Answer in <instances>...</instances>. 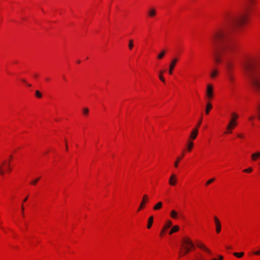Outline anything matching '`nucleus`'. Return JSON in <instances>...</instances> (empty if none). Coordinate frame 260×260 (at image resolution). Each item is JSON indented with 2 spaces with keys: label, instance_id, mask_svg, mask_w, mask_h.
Wrapping results in <instances>:
<instances>
[{
  "label": "nucleus",
  "instance_id": "nucleus-9",
  "mask_svg": "<svg viewBox=\"0 0 260 260\" xmlns=\"http://www.w3.org/2000/svg\"><path fill=\"white\" fill-rule=\"evenodd\" d=\"M213 220L216 234L218 235L221 233V222L219 218L216 215L214 216Z\"/></svg>",
  "mask_w": 260,
  "mask_h": 260
},
{
  "label": "nucleus",
  "instance_id": "nucleus-19",
  "mask_svg": "<svg viewBox=\"0 0 260 260\" xmlns=\"http://www.w3.org/2000/svg\"><path fill=\"white\" fill-rule=\"evenodd\" d=\"M166 70H160L158 72V78L164 83H166V79L164 77V74L166 73Z\"/></svg>",
  "mask_w": 260,
  "mask_h": 260
},
{
  "label": "nucleus",
  "instance_id": "nucleus-49",
  "mask_svg": "<svg viewBox=\"0 0 260 260\" xmlns=\"http://www.w3.org/2000/svg\"><path fill=\"white\" fill-rule=\"evenodd\" d=\"M49 80H50V79H49V78H46V79H45V80H46V81H49Z\"/></svg>",
  "mask_w": 260,
  "mask_h": 260
},
{
  "label": "nucleus",
  "instance_id": "nucleus-12",
  "mask_svg": "<svg viewBox=\"0 0 260 260\" xmlns=\"http://www.w3.org/2000/svg\"><path fill=\"white\" fill-rule=\"evenodd\" d=\"M146 14L149 18H155L157 15L156 9L154 7H149L147 10Z\"/></svg>",
  "mask_w": 260,
  "mask_h": 260
},
{
  "label": "nucleus",
  "instance_id": "nucleus-16",
  "mask_svg": "<svg viewBox=\"0 0 260 260\" xmlns=\"http://www.w3.org/2000/svg\"><path fill=\"white\" fill-rule=\"evenodd\" d=\"M185 150H183L180 155L178 156L174 162V167L177 169L179 167V163L185 156Z\"/></svg>",
  "mask_w": 260,
  "mask_h": 260
},
{
  "label": "nucleus",
  "instance_id": "nucleus-30",
  "mask_svg": "<svg viewBox=\"0 0 260 260\" xmlns=\"http://www.w3.org/2000/svg\"><path fill=\"white\" fill-rule=\"evenodd\" d=\"M203 118L202 117H201V118L199 120L198 123L196 124L195 127L194 128H197V129H199L200 127L201 126V125L202 123Z\"/></svg>",
  "mask_w": 260,
  "mask_h": 260
},
{
  "label": "nucleus",
  "instance_id": "nucleus-29",
  "mask_svg": "<svg viewBox=\"0 0 260 260\" xmlns=\"http://www.w3.org/2000/svg\"><path fill=\"white\" fill-rule=\"evenodd\" d=\"M180 229L178 225H176L172 227L171 230L169 232V235H172L174 233L177 232Z\"/></svg>",
  "mask_w": 260,
  "mask_h": 260
},
{
  "label": "nucleus",
  "instance_id": "nucleus-50",
  "mask_svg": "<svg viewBox=\"0 0 260 260\" xmlns=\"http://www.w3.org/2000/svg\"><path fill=\"white\" fill-rule=\"evenodd\" d=\"M28 86V87H30L31 86V84H26Z\"/></svg>",
  "mask_w": 260,
  "mask_h": 260
},
{
  "label": "nucleus",
  "instance_id": "nucleus-15",
  "mask_svg": "<svg viewBox=\"0 0 260 260\" xmlns=\"http://www.w3.org/2000/svg\"><path fill=\"white\" fill-rule=\"evenodd\" d=\"M198 134L199 129L193 128L190 134L188 140L193 142V141L197 138Z\"/></svg>",
  "mask_w": 260,
  "mask_h": 260
},
{
  "label": "nucleus",
  "instance_id": "nucleus-5",
  "mask_svg": "<svg viewBox=\"0 0 260 260\" xmlns=\"http://www.w3.org/2000/svg\"><path fill=\"white\" fill-rule=\"evenodd\" d=\"M249 12L246 11L241 14L236 20V25L239 27H242L245 26L249 21Z\"/></svg>",
  "mask_w": 260,
  "mask_h": 260
},
{
  "label": "nucleus",
  "instance_id": "nucleus-33",
  "mask_svg": "<svg viewBox=\"0 0 260 260\" xmlns=\"http://www.w3.org/2000/svg\"><path fill=\"white\" fill-rule=\"evenodd\" d=\"M215 180V179L214 178H212L211 179H209L207 181H206V182L205 183V186H207L208 185H209L210 184H211L212 183H213L214 180Z\"/></svg>",
  "mask_w": 260,
  "mask_h": 260
},
{
  "label": "nucleus",
  "instance_id": "nucleus-11",
  "mask_svg": "<svg viewBox=\"0 0 260 260\" xmlns=\"http://www.w3.org/2000/svg\"><path fill=\"white\" fill-rule=\"evenodd\" d=\"M194 245H181L180 247V253L183 255L186 254L187 252L191 250L193 248Z\"/></svg>",
  "mask_w": 260,
  "mask_h": 260
},
{
  "label": "nucleus",
  "instance_id": "nucleus-26",
  "mask_svg": "<svg viewBox=\"0 0 260 260\" xmlns=\"http://www.w3.org/2000/svg\"><path fill=\"white\" fill-rule=\"evenodd\" d=\"M162 205H163L162 202H158L156 204H155L153 206V210L157 211V210H160L162 207Z\"/></svg>",
  "mask_w": 260,
  "mask_h": 260
},
{
  "label": "nucleus",
  "instance_id": "nucleus-8",
  "mask_svg": "<svg viewBox=\"0 0 260 260\" xmlns=\"http://www.w3.org/2000/svg\"><path fill=\"white\" fill-rule=\"evenodd\" d=\"M235 62L233 60H228L225 63L226 74L234 73Z\"/></svg>",
  "mask_w": 260,
  "mask_h": 260
},
{
  "label": "nucleus",
  "instance_id": "nucleus-46",
  "mask_svg": "<svg viewBox=\"0 0 260 260\" xmlns=\"http://www.w3.org/2000/svg\"><path fill=\"white\" fill-rule=\"evenodd\" d=\"M28 197L27 196L23 201V203L26 202L28 199Z\"/></svg>",
  "mask_w": 260,
  "mask_h": 260
},
{
  "label": "nucleus",
  "instance_id": "nucleus-34",
  "mask_svg": "<svg viewBox=\"0 0 260 260\" xmlns=\"http://www.w3.org/2000/svg\"><path fill=\"white\" fill-rule=\"evenodd\" d=\"M40 179V178L39 177L36 179L32 180L30 182V184L32 185H36Z\"/></svg>",
  "mask_w": 260,
  "mask_h": 260
},
{
  "label": "nucleus",
  "instance_id": "nucleus-13",
  "mask_svg": "<svg viewBox=\"0 0 260 260\" xmlns=\"http://www.w3.org/2000/svg\"><path fill=\"white\" fill-rule=\"evenodd\" d=\"M149 201V197L147 194H145L143 195L142 201L140 203V206L138 209V211H140L142 210H143L146 206V204Z\"/></svg>",
  "mask_w": 260,
  "mask_h": 260
},
{
  "label": "nucleus",
  "instance_id": "nucleus-36",
  "mask_svg": "<svg viewBox=\"0 0 260 260\" xmlns=\"http://www.w3.org/2000/svg\"><path fill=\"white\" fill-rule=\"evenodd\" d=\"M82 113L84 115H88L89 113V109L87 108H84L82 110Z\"/></svg>",
  "mask_w": 260,
  "mask_h": 260
},
{
  "label": "nucleus",
  "instance_id": "nucleus-4",
  "mask_svg": "<svg viewBox=\"0 0 260 260\" xmlns=\"http://www.w3.org/2000/svg\"><path fill=\"white\" fill-rule=\"evenodd\" d=\"M13 159L12 155L10 156L8 160H4L0 165V175L4 176L6 174H9L12 171V168L11 167V161Z\"/></svg>",
  "mask_w": 260,
  "mask_h": 260
},
{
  "label": "nucleus",
  "instance_id": "nucleus-23",
  "mask_svg": "<svg viewBox=\"0 0 260 260\" xmlns=\"http://www.w3.org/2000/svg\"><path fill=\"white\" fill-rule=\"evenodd\" d=\"M170 216L173 219H177L179 218V214L176 210H172L170 212Z\"/></svg>",
  "mask_w": 260,
  "mask_h": 260
},
{
  "label": "nucleus",
  "instance_id": "nucleus-27",
  "mask_svg": "<svg viewBox=\"0 0 260 260\" xmlns=\"http://www.w3.org/2000/svg\"><path fill=\"white\" fill-rule=\"evenodd\" d=\"M153 222V216H151L149 217L148 220V223H147V228L148 229H150L151 228Z\"/></svg>",
  "mask_w": 260,
  "mask_h": 260
},
{
  "label": "nucleus",
  "instance_id": "nucleus-6",
  "mask_svg": "<svg viewBox=\"0 0 260 260\" xmlns=\"http://www.w3.org/2000/svg\"><path fill=\"white\" fill-rule=\"evenodd\" d=\"M213 58L216 64H219L222 61V53L216 48L213 51Z\"/></svg>",
  "mask_w": 260,
  "mask_h": 260
},
{
  "label": "nucleus",
  "instance_id": "nucleus-25",
  "mask_svg": "<svg viewBox=\"0 0 260 260\" xmlns=\"http://www.w3.org/2000/svg\"><path fill=\"white\" fill-rule=\"evenodd\" d=\"M178 61V59L177 58H173L169 65V68L174 69Z\"/></svg>",
  "mask_w": 260,
  "mask_h": 260
},
{
  "label": "nucleus",
  "instance_id": "nucleus-14",
  "mask_svg": "<svg viewBox=\"0 0 260 260\" xmlns=\"http://www.w3.org/2000/svg\"><path fill=\"white\" fill-rule=\"evenodd\" d=\"M194 145V144L193 141L188 140L185 145V148L183 150H185V153L186 152H190L192 150Z\"/></svg>",
  "mask_w": 260,
  "mask_h": 260
},
{
  "label": "nucleus",
  "instance_id": "nucleus-40",
  "mask_svg": "<svg viewBox=\"0 0 260 260\" xmlns=\"http://www.w3.org/2000/svg\"><path fill=\"white\" fill-rule=\"evenodd\" d=\"M257 116L258 119L260 120V104L257 107Z\"/></svg>",
  "mask_w": 260,
  "mask_h": 260
},
{
  "label": "nucleus",
  "instance_id": "nucleus-48",
  "mask_svg": "<svg viewBox=\"0 0 260 260\" xmlns=\"http://www.w3.org/2000/svg\"><path fill=\"white\" fill-rule=\"evenodd\" d=\"M38 76H39L38 74H35V75H34V77H35V78H38Z\"/></svg>",
  "mask_w": 260,
  "mask_h": 260
},
{
  "label": "nucleus",
  "instance_id": "nucleus-24",
  "mask_svg": "<svg viewBox=\"0 0 260 260\" xmlns=\"http://www.w3.org/2000/svg\"><path fill=\"white\" fill-rule=\"evenodd\" d=\"M182 244H193L191 239L187 236L184 237L182 239Z\"/></svg>",
  "mask_w": 260,
  "mask_h": 260
},
{
  "label": "nucleus",
  "instance_id": "nucleus-28",
  "mask_svg": "<svg viewBox=\"0 0 260 260\" xmlns=\"http://www.w3.org/2000/svg\"><path fill=\"white\" fill-rule=\"evenodd\" d=\"M226 76H227L228 80L231 83H233L234 82V81H235L234 73L227 74Z\"/></svg>",
  "mask_w": 260,
  "mask_h": 260
},
{
  "label": "nucleus",
  "instance_id": "nucleus-41",
  "mask_svg": "<svg viewBox=\"0 0 260 260\" xmlns=\"http://www.w3.org/2000/svg\"><path fill=\"white\" fill-rule=\"evenodd\" d=\"M24 207L23 204H22L21 205V214L23 217H24Z\"/></svg>",
  "mask_w": 260,
  "mask_h": 260
},
{
  "label": "nucleus",
  "instance_id": "nucleus-3",
  "mask_svg": "<svg viewBox=\"0 0 260 260\" xmlns=\"http://www.w3.org/2000/svg\"><path fill=\"white\" fill-rule=\"evenodd\" d=\"M239 115L236 113H233L231 114V119L226 127V131L223 132L224 135H229L233 133V131L238 125L237 120Z\"/></svg>",
  "mask_w": 260,
  "mask_h": 260
},
{
  "label": "nucleus",
  "instance_id": "nucleus-45",
  "mask_svg": "<svg viewBox=\"0 0 260 260\" xmlns=\"http://www.w3.org/2000/svg\"><path fill=\"white\" fill-rule=\"evenodd\" d=\"M255 254L260 255V249L254 252Z\"/></svg>",
  "mask_w": 260,
  "mask_h": 260
},
{
  "label": "nucleus",
  "instance_id": "nucleus-20",
  "mask_svg": "<svg viewBox=\"0 0 260 260\" xmlns=\"http://www.w3.org/2000/svg\"><path fill=\"white\" fill-rule=\"evenodd\" d=\"M219 72V70L217 69H216V68L213 69L211 71V73H210L211 78H212L213 79L216 78L217 77V76L218 75Z\"/></svg>",
  "mask_w": 260,
  "mask_h": 260
},
{
  "label": "nucleus",
  "instance_id": "nucleus-10",
  "mask_svg": "<svg viewBox=\"0 0 260 260\" xmlns=\"http://www.w3.org/2000/svg\"><path fill=\"white\" fill-rule=\"evenodd\" d=\"M173 222L171 220H168L164 224L162 229L159 234V237L161 238L164 237L167 233L168 230L172 225Z\"/></svg>",
  "mask_w": 260,
  "mask_h": 260
},
{
  "label": "nucleus",
  "instance_id": "nucleus-52",
  "mask_svg": "<svg viewBox=\"0 0 260 260\" xmlns=\"http://www.w3.org/2000/svg\"><path fill=\"white\" fill-rule=\"evenodd\" d=\"M80 62V61H78V63H79Z\"/></svg>",
  "mask_w": 260,
  "mask_h": 260
},
{
  "label": "nucleus",
  "instance_id": "nucleus-32",
  "mask_svg": "<svg viewBox=\"0 0 260 260\" xmlns=\"http://www.w3.org/2000/svg\"><path fill=\"white\" fill-rule=\"evenodd\" d=\"M253 171V168L252 167H249L247 169H244L242 172L245 173H251Z\"/></svg>",
  "mask_w": 260,
  "mask_h": 260
},
{
  "label": "nucleus",
  "instance_id": "nucleus-2",
  "mask_svg": "<svg viewBox=\"0 0 260 260\" xmlns=\"http://www.w3.org/2000/svg\"><path fill=\"white\" fill-rule=\"evenodd\" d=\"M228 29L225 27L218 28L214 31L212 40L216 47L223 43L228 37Z\"/></svg>",
  "mask_w": 260,
  "mask_h": 260
},
{
  "label": "nucleus",
  "instance_id": "nucleus-47",
  "mask_svg": "<svg viewBox=\"0 0 260 260\" xmlns=\"http://www.w3.org/2000/svg\"><path fill=\"white\" fill-rule=\"evenodd\" d=\"M22 81L23 83H25V84H27V82H26V80H25V79H22Z\"/></svg>",
  "mask_w": 260,
  "mask_h": 260
},
{
  "label": "nucleus",
  "instance_id": "nucleus-37",
  "mask_svg": "<svg viewBox=\"0 0 260 260\" xmlns=\"http://www.w3.org/2000/svg\"><path fill=\"white\" fill-rule=\"evenodd\" d=\"M237 137L238 138H240V139H245V136L244 134L243 133H239V134H238L237 135Z\"/></svg>",
  "mask_w": 260,
  "mask_h": 260
},
{
  "label": "nucleus",
  "instance_id": "nucleus-51",
  "mask_svg": "<svg viewBox=\"0 0 260 260\" xmlns=\"http://www.w3.org/2000/svg\"><path fill=\"white\" fill-rule=\"evenodd\" d=\"M2 230H3L4 232H6L5 230L2 228Z\"/></svg>",
  "mask_w": 260,
  "mask_h": 260
},
{
  "label": "nucleus",
  "instance_id": "nucleus-39",
  "mask_svg": "<svg viewBox=\"0 0 260 260\" xmlns=\"http://www.w3.org/2000/svg\"><path fill=\"white\" fill-rule=\"evenodd\" d=\"M244 254V253L243 252H240V253H237V252H235L234 253V255L238 257H242Z\"/></svg>",
  "mask_w": 260,
  "mask_h": 260
},
{
  "label": "nucleus",
  "instance_id": "nucleus-17",
  "mask_svg": "<svg viewBox=\"0 0 260 260\" xmlns=\"http://www.w3.org/2000/svg\"><path fill=\"white\" fill-rule=\"evenodd\" d=\"M177 183V176L176 174H173L171 175L169 179V184L172 186H174Z\"/></svg>",
  "mask_w": 260,
  "mask_h": 260
},
{
  "label": "nucleus",
  "instance_id": "nucleus-18",
  "mask_svg": "<svg viewBox=\"0 0 260 260\" xmlns=\"http://www.w3.org/2000/svg\"><path fill=\"white\" fill-rule=\"evenodd\" d=\"M207 103L206 105V108H205V114L206 115H208L210 112V111L213 108V106L210 102V101H207Z\"/></svg>",
  "mask_w": 260,
  "mask_h": 260
},
{
  "label": "nucleus",
  "instance_id": "nucleus-35",
  "mask_svg": "<svg viewBox=\"0 0 260 260\" xmlns=\"http://www.w3.org/2000/svg\"><path fill=\"white\" fill-rule=\"evenodd\" d=\"M35 96L39 98V99H40L42 97V94L41 93V92L39 91V90H36V92H35Z\"/></svg>",
  "mask_w": 260,
  "mask_h": 260
},
{
  "label": "nucleus",
  "instance_id": "nucleus-38",
  "mask_svg": "<svg viewBox=\"0 0 260 260\" xmlns=\"http://www.w3.org/2000/svg\"><path fill=\"white\" fill-rule=\"evenodd\" d=\"M235 45L233 44V45H231L230 46H229L228 47V49L231 51V52H233L234 51V49H235Z\"/></svg>",
  "mask_w": 260,
  "mask_h": 260
},
{
  "label": "nucleus",
  "instance_id": "nucleus-7",
  "mask_svg": "<svg viewBox=\"0 0 260 260\" xmlns=\"http://www.w3.org/2000/svg\"><path fill=\"white\" fill-rule=\"evenodd\" d=\"M214 96L213 86L211 84H208L207 86L206 91V101H211Z\"/></svg>",
  "mask_w": 260,
  "mask_h": 260
},
{
  "label": "nucleus",
  "instance_id": "nucleus-1",
  "mask_svg": "<svg viewBox=\"0 0 260 260\" xmlns=\"http://www.w3.org/2000/svg\"><path fill=\"white\" fill-rule=\"evenodd\" d=\"M244 70L251 79L255 89L260 91V71L253 61H249L244 66Z\"/></svg>",
  "mask_w": 260,
  "mask_h": 260
},
{
  "label": "nucleus",
  "instance_id": "nucleus-44",
  "mask_svg": "<svg viewBox=\"0 0 260 260\" xmlns=\"http://www.w3.org/2000/svg\"><path fill=\"white\" fill-rule=\"evenodd\" d=\"M174 69H172V68H169V74L170 75H172L173 74V71H174Z\"/></svg>",
  "mask_w": 260,
  "mask_h": 260
},
{
  "label": "nucleus",
  "instance_id": "nucleus-42",
  "mask_svg": "<svg viewBox=\"0 0 260 260\" xmlns=\"http://www.w3.org/2000/svg\"><path fill=\"white\" fill-rule=\"evenodd\" d=\"M223 256L222 255H219L218 258H214L211 260H222Z\"/></svg>",
  "mask_w": 260,
  "mask_h": 260
},
{
  "label": "nucleus",
  "instance_id": "nucleus-21",
  "mask_svg": "<svg viewBox=\"0 0 260 260\" xmlns=\"http://www.w3.org/2000/svg\"><path fill=\"white\" fill-rule=\"evenodd\" d=\"M167 53V51L165 49H163L160 51V52L158 54L157 56V59L161 60L165 56L166 54Z\"/></svg>",
  "mask_w": 260,
  "mask_h": 260
},
{
  "label": "nucleus",
  "instance_id": "nucleus-43",
  "mask_svg": "<svg viewBox=\"0 0 260 260\" xmlns=\"http://www.w3.org/2000/svg\"><path fill=\"white\" fill-rule=\"evenodd\" d=\"M255 118V116L254 115H251L249 117V120L250 121H252Z\"/></svg>",
  "mask_w": 260,
  "mask_h": 260
},
{
  "label": "nucleus",
  "instance_id": "nucleus-31",
  "mask_svg": "<svg viewBox=\"0 0 260 260\" xmlns=\"http://www.w3.org/2000/svg\"><path fill=\"white\" fill-rule=\"evenodd\" d=\"M134 46V41L130 40L128 43V48L130 50H132Z\"/></svg>",
  "mask_w": 260,
  "mask_h": 260
},
{
  "label": "nucleus",
  "instance_id": "nucleus-22",
  "mask_svg": "<svg viewBox=\"0 0 260 260\" xmlns=\"http://www.w3.org/2000/svg\"><path fill=\"white\" fill-rule=\"evenodd\" d=\"M260 158V151L256 152L251 154V158L253 161H257Z\"/></svg>",
  "mask_w": 260,
  "mask_h": 260
}]
</instances>
